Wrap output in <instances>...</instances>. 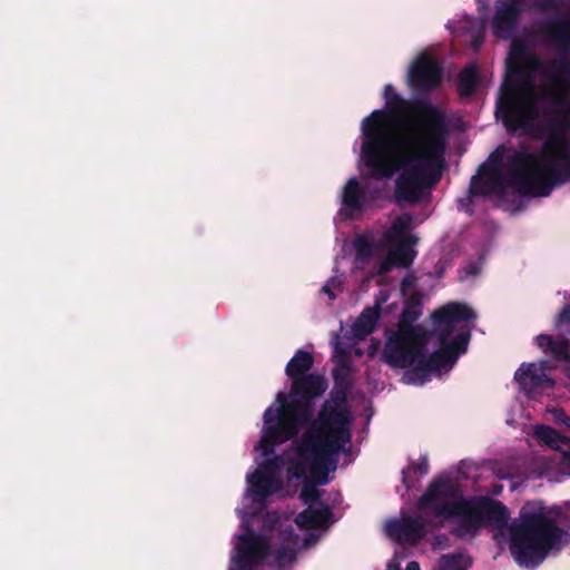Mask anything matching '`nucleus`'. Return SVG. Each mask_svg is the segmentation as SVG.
<instances>
[{
  "label": "nucleus",
  "instance_id": "26",
  "mask_svg": "<svg viewBox=\"0 0 570 570\" xmlns=\"http://www.w3.org/2000/svg\"><path fill=\"white\" fill-rule=\"evenodd\" d=\"M314 366V356L311 352L298 350L288 361L285 367L286 375L291 381L308 375Z\"/></svg>",
  "mask_w": 570,
  "mask_h": 570
},
{
  "label": "nucleus",
  "instance_id": "5",
  "mask_svg": "<svg viewBox=\"0 0 570 570\" xmlns=\"http://www.w3.org/2000/svg\"><path fill=\"white\" fill-rule=\"evenodd\" d=\"M510 552L521 567H537L561 541L564 530L542 501H527L509 525Z\"/></svg>",
  "mask_w": 570,
  "mask_h": 570
},
{
  "label": "nucleus",
  "instance_id": "4",
  "mask_svg": "<svg viewBox=\"0 0 570 570\" xmlns=\"http://www.w3.org/2000/svg\"><path fill=\"white\" fill-rule=\"evenodd\" d=\"M328 387L327 380L318 372L292 381L289 393L278 392V406H268L264 412V429L259 448L265 455L273 454L275 446L294 440L302 428L311 424L314 401Z\"/></svg>",
  "mask_w": 570,
  "mask_h": 570
},
{
  "label": "nucleus",
  "instance_id": "10",
  "mask_svg": "<svg viewBox=\"0 0 570 570\" xmlns=\"http://www.w3.org/2000/svg\"><path fill=\"white\" fill-rule=\"evenodd\" d=\"M430 334L394 331L386 337L382 358L392 368H410L419 373L423 352L426 350Z\"/></svg>",
  "mask_w": 570,
  "mask_h": 570
},
{
  "label": "nucleus",
  "instance_id": "33",
  "mask_svg": "<svg viewBox=\"0 0 570 570\" xmlns=\"http://www.w3.org/2000/svg\"><path fill=\"white\" fill-rule=\"evenodd\" d=\"M354 247L358 261L366 262L374 254V244L366 236H358L354 243Z\"/></svg>",
  "mask_w": 570,
  "mask_h": 570
},
{
  "label": "nucleus",
  "instance_id": "16",
  "mask_svg": "<svg viewBox=\"0 0 570 570\" xmlns=\"http://www.w3.org/2000/svg\"><path fill=\"white\" fill-rule=\"evenodd\" d=\"M278 461V458L267 460L262 469L247 476L249 490L255 502H264L271 494L283 488V482L276 474Z\"/></svg>",
  "mask_w": 570,
  "mask_h": 570
},
{
  "label": "nucleus",
  "instance_id": "44",
  "mask_svg": "<svg viewBox=\"0 0 570 570\" xmlns=\"http://www.w3.org/2000/svg\"><path fill=\"white\" fill-rule=\"evenodd\" d=\"M478 273V268L473 265H470L466 269V274L469 275H475Z\"/></svg>",
  "mask_w": 570,
  "mask_h": 570
},
{
  "label": "nucleus",
  "instance_id": "41",
  "mask_svg": "<svg viewBox=\"0 0 570 570\" xmlns=\"http://www.w3.org/2000/svg\"><path fill=\"white\" fill-rule=\"evenodd\" d=\"M394 265L391 261H389V257L383 261L380 265L379 273L385 274L390 271L391 266Z\"/></svg>",
  "mask_w": 570,
  "mask_h": 570
},
{
  "label": "nucleus",
  "instance_id": "28",
  "mask_svg": "<svg viewBox=\"0 0 570 570\" xmlns=\"http://www.w3.org/2000/svg\"><path fill=\"white\" fill-rule=\"evenodd\" d=\"M480 82V76L474 65L465 66L458 76V92L461 97H470L474 94Z\"/></svg>",
  "mask_w": 570,
  "mask_h": 570
},
{
  "label": "nucleus",
  "instance_id": "35",
  "mask_svg": "<svg viewBox=\"0 0 570 570\" xmlns=\"http://www.w3.org/2000/svg\"><path fill=\"white\" fill-rule=\"evenodd\" d=\"M433 570H466L463 566V557L462 554H446L442 556L439 560L438 568Z\"/></svg>",
  "mask_w": 570,
  "mask_h": 570
},
{
  "label": "nucleus",
  "instance_id": "24",
  "mask_svg": "<svg viewBox=\"0 0 570 570\" xmlns=\"http://www.w3.org/2000/svg\"><path fill=\"white\" fill-rule=\"evenodd\" d=\"M537 345L543 353L552 356L557 361L570 360V341L564 338H554L548 334H540L535 337Z\"/></svg>",
  "mask_w": 570,
  "mask_h": 570
},
{
  "label": "nucleus",
  "instance_id": "2",
  "mask_svg": "<svg viewBox=\"0 0 570 570\" xmlns=\"http://www.w3.org/2000/svg\"><path fill=\"white\" fill-rule=\"evenodd\" d=\"M557 110H543L544 120L533 139H543V150L550 157L542 164L537 154L515 151L508 159L511 186L522 196L547 197L558 185L570 181V108L568 102Z\"/></svg>",
  "mask_w": 570,
  "mask_h": 570
},
{
  "label": "nucleus",
  "instance_id": "30",
  "mask_svg": "<svg viewBox=\"0 0 570 570\" xmlns=\"http://www.w3.org/2000/svg\"><path fill=\"white\" fill-rule=\"evenodd\" d=\"M352 364L346 360H340L332 371L334 385L347 390H353L354 381L352 379Z\"/></svg>",
  "mask_w": 570,
  "mask_h": 570
},
{
  "label": "nucleus",
  "instance_id": "9",
  "mask_svg": "<svg viewBox=\"0 0 570 570\" xmlns=\"http://www.w3.org/2000/svg\"><path fill=\"white\" fill-rule=\"evenodd\" d=\"M351 392L352 390L333 386L330 399L322 404L316 419L308 425L307 438L312 436V432L317 431L346 448L352 440L351 417L347 409V399Z\"/></svg>",
  "mask_w": 570,
  "mask_h": 570
},
{
  "label": "nucleus",
  "instance_id": "6",
  "mask_svg": "<svg viewBox=\"0 0 570 570\" xmlns=\"http://www.w3.org/2000/svg\"><path fill=\"white\" fill-rule=\"evenodd\" d=\"M472 308L462 303H449L432 313V321L438 334L440 348L426 355L420 362V373L441 372L451 368L461 354L468 350L471 332L466 324L461 326L451 338L460 323L475 318Z\"/></svg>",
  "mask_w": 570,
  "mask_h": 570
},
{
  "label": "nucleus",
  "instance_id": "15",
  "mask_svg": "<svg viewBox=\"0 0 570 570\" xmlns=\"http://www.w3.org/2000/svg\"><path fill=\"white\" fill-rule=\"evenodd\" d=\"M385 531L401 548L416 547L426 534V523L420 517L407 515L387 521Z\"/></svg>",
  "mask_w": 570,
  "mask_h": 570
},
{
  "label": "nucleus",
  "instance_id": "13",
  "mask_svg": "<svg viewBox=\"0 0 570 570\" xmlns=\"http://www.w3.org/2000/svg\"><path fill=\"white\" fill-rule=\"evenodd\" d=\"M542 67V60L535 53L523 43L513 42L502 91L518 94L525 80H530Z\"/></svg>",
  "mask_w": 570,
  "mask_h": 570
},
{
  "label": "nucleus",
  "instance_id": "7",
  "mask_svg": "<svg viewBox=\"0 0 570 570\" xmlns=\"http://www.w3.org/2000/svg\"><path fill=\"white\" fill-rule=\"evenodd\" d=\"M307 433L308 428L294 442L296 458L288 461V476L296 480L311 476L318 484L326 485L331 481L330 473L337 469L341 452L350 450L317 431L309 438Z\"/></svg>",
  "mask_w": 570,
  "mask_h": 570
},
{
  "label": "nucleus",
  "instance_id": "36",
  "mask_svg": "<svg viewBox=\"0 0 570 570\" xmlns=\"http://www.w3.org/2000/svg\"><path fill=\"white\" fill-rule=\"evenodd\" d=\"M552 420L556 424L564 425L570 431V416L563 409H554L551 411Z\"/></svg>",
  "mask_w": 570,
  "mask_h": 570
},
{
  "label": "nucleus",
  "instance_id": "18",
  "mask_svg": "<svg viewBox=\"0 0 570 570\" xmlns=\"http://www.w3.org/2000/svg\"><path fill=\"white\" fill-rule=\"evenodd\" d=\"M514 380L528 396L534 394L539 389H552L554 386V381L547 373H543L542 367L537 363H522L514 373Z\"/></svg>",
  "mask_w": 570,
  "mask_h": 570
},
{
  "label": "nucleus",
  "instance_id": "27",
  "mask_svg": "<svg viewBox=\"0 0 570 570\" xmlns=\"http://www.w3.org/2000/svg\"><path fill=\"white\" fill-rule=\"evenodd\" d=\"M365 193L356 177H352L345 184L342 204L351 212H361Z\"/></svg>",
  "mask_w": 570,
  "mask_h": 570
},
{
  "label": "nucleus",
  "instance_id": "25",
  "mask_svg": "<svg viewBox=\"0 0 570 570\" xmlns=\"http://www.w3.org/2000/svg\"><path fill=\"white\" fill-rule=\"evenodd\" d=\"M415 243L416 237L414 235H406L400 239L395 248L389 253V261H391L395 266L409 267L416 255L413 248Z\"/></svg>",
  "mask_w": 570,
  "mask_h": 570
},
{
  "label": "nucleus",
  "instance_id": "37",
  "mask_svg": "<svg viewBox=\"0 0 570 570\" xmlns=\"http://www.w3.org/2000/svg\"><path fill=\"white\" fill-rule=\"evenodd\" d=\"M335 288L342 291L341 283L335 277H333L322 286L321 291L322 293L326 294L331 301H333L336 298V294L334 292Z\"/></svg>",
  "mask_w": 570,
  "mask_h": 570
},
{
  "label": "nucleus",
  "instance_id": "39",
  "mask_svg": "<svg viewBox=\"0 0 570 570\" xmlns=\"http://www.w3.org/2000/svg\"><path fill=\"white\" fill-rule=\"evenodd\" d=\"M383 96L386 104L387 100H393L394 98H397L400 95L395 91L392 85H385Z\"/></svg>",
  "mask_w": 570,
  "mask_h": 570
},
{
  "label": "nucleus",
  "instance_id": "31",
  "mask_svg": "<svg viewBox=\"0 0 570 570\" xmlns=\"http://www.w3.org/2000/svg\"><path fill=\"white\" fill-rule=\"evenodd\" d=\"M419 473L420 475H426L429 473V461L428 458L421 456L417 462H412L407 470L402 471V483L406 488V490H410L413 487V481L410 478V473Z\"/></svg>",
  "mask_w": 570,
  "mask_h": 570
},
{
  "label": "nucleus",
  "instance_id": "42",
  "mask_svg": "<svg viewBox=\"0 0 570 570\" xmlns=\"http://www.w3.org/2000/svg\"><path fill=\"white\" fill-rule=\"evenodd\" d=\"M537 365H540L542 367L543 373H547V371L551 370V362L549 360H542Z\"/></svg>",
  "mask_w": 570,
  "mask_h": 570
},
{
  "label": "nucleus",
  "instance_id": "48",
  "mask_svg": "<svg viewBox=\"0 0 570 570\" xmlns=\"http://www.w3.org/2000/svg\"><path fill=\"white\" fill-rule=\"evenodd\" d=\"M311 541H312V538L305 539V546H308L311 543Z\"/></svg>",
  "mask_w": 570,
  "mask_h": 570
},
{
  "label": "nucleus",
  "instance_id": "8",
  "mask_svg": "<svg viewBox=\"0 0 570 570\" xmlns=\"http://www.w3.org/2000/svg\"><path fill=\"white\" fill-rule=\"evenodd\" d=\"M540 33L558 50L560 57L550 61L549 68L554 72L546 71L548 82L542 87L538 99L563 106L566 95L570 92V13L557 12L541 26Z\"/></svg>",
  "mask_w": 570,
  "mask_h": 570
},
{
  "label": "nucleus",
  "instance_id": "3",
  "mask_svg": "<svg viewBox=\"0 0 570 570\" xmlns=\"http://www.w3.org/2000/svg\"><path fill=\"white\" fill-rule=\"evenodd\" d=\"M417 508L444 520L458 519L451 529L455 538L474 537L485 524L508 525V508L499 500L479 497L465 499L458 482L449 476H436L417 500Z\"/></svg>",
  "mask_w": 570,
  "mask_h": 570
},
{
  "label": "nucleus",
  "instance_id": "1",
  "mask_svg": "<svg viewBox=\"0 0 570 570\" xmlns=\"http://www.w3.org/2000/svg\"><path fill=\"white\" fill-rule=\"evenodd\" d=\"M410 109V102L399 96L387 100L384 110H374L365 117L361 153L371 178L391 179L402 170L395 183V199L397 203L417 204L424 191L442 178L448 125L436 107L417 101L415 109L426 117L428 136L392 134V128L404 126L402 117Z\"/></svg>",
  "mask_w": 570,
  "mask_h": 570
},
{
  "label": "nucleus",
  "instance_id": "43",
  "mask_svg": "<svg viewBox=\"0 0 570 570\" xmlns=\"http://www.w3.org/2000/svg\"><path fill=\"white\" fill-rule=\"evenodd\" d=\"M405 570H421V569H420V564H419V562H416V561H410V562L406 564Z\"/></svg>",
  "mask_w": 570,
  "mask_h": 570
},
{
  "label": "nucleus",
  "instance_id": "23",
  "mask_svg": "<svg viewBox=\"0 0 570 570\" xmlns=\"http://www.w3.org/2000/svg\"><path fill=\"white\" fill-rule=\"evenodd\" d=\"M381 315V302L372 307H365L352 326L353 335L357 340H364L375 330L376 323Z\"/></svg>",
  "mask_w": 570,
  "mask_h": 570
},
{
  "label": "nucleus",
  "instance_id": "12",
  "mask_svg": "<svg viewBox=\"0 0 570 570\" xmlns=\"http://www.w3.org/2000/svg\"><path fill=\"white\" fill-rule=\"evenodd\" d=\"M236 540L228 570H256L272 556L271 540L248 527L245 533L236 537Z\"/></svg>",
  "mask_w": 570,
  "mask_h": 570
},
{
  "label": "nucleus",
  "instance_id": "45",
  "mask_svg": "<svg viewBox=\"0 0 570 570\" xmlns=\"http://www.w3.org/2000/svg\"><path fill=\"white\" fill-rule=\"evenodd\" d=\"M482 42V38L475 37L472 41L473 48H478Z\"/></svg>",
  "mask_w": 570,
  "mask_h": 570
},
{
  "label": "nucleus",
  "instance_id": "21",
  "mask_svg": "<svg viewBox=\"0 0 570 570\" xmlns=\"http://www.w3.org/2000/svg\"><path fill=\"white\" fill-rule=\"evenodd\" d=\"M333 522V512L328 507L321 509L306 508L295 518V523L302 530L326 529Z\"/></svg>",
  "mask_w": 570,
  "mask_h": 570
},
{
  "label": "nucleus",
  "instance_id": "17",
  "mask_svg": "<svg viewBox=\"0 0 570 570\" xmlns=\"http://www.w3.org/2000/svg\"><path fill=\"white\" fill-rule=\"evenodd\" d=\"M485 175V181L482 184V180L479 175H474L471 178L469 194L466 197L460 198L458 200V208L461 210H465L469 214L473 213L472 209V198L478 195L487 196L490 193H499L503 191L507 184L504 176L498 168L489 169Z\"/></svg>",
  "mask_w": 570,
  "mask_h": 570
},
{
  "label": "nucleus",
  "instance_id": "34",
  "mask_svg": "<svg viewBox=\"0 0 570 570\" xmlns=\"http://www.w3.org/2000/svg\"><path fill=\"white\" fill-rule=\"evenodd\" d=\"M274 563L277 567H285L296 560V551L289 546H282L274 552Z\"/></svg>",
  "mask_w": 570,
  "mask_h": 570
},
{
  "label": "nucleus",
  "instance_id": "14",
  "mask_svg": "<svg viewBox=\"0 0 570 570\" xmlns=\"http://www.w3.org/2000/svg\"><path fill=\"white\" fill-rule=\"evenodd\" d=\"M443 69L430 55H420L410 66L409 83L416 92H430L442 81Z\"/></svg>",
  "mask_w": 570,
  "mask_h": 570
},
{
  "label": "nucleus",
  "instance_id": "32",
  "mask_svg": "<svg viewBox=\"0 0 570 570\" xmlns=\"http://www.w3.org/2000/svg\"><path fill=\"white\" fill-rule=\"evenodd\" d=\"M317 485H320L318 482L311 476L304 480L299 494V498L304 503L311 504L320 499L321 492L318 491Z\"/></svg>",
  "mask_w": 570,
  "mask_h": 570
},
{
  "label": "nucleus",
  "instance_id": "40",
  "mask_svg": "<svg viewBox=\"0 0 570 570\" xmlns=\"http://www.w3.org/2000/svg\"><path fill=\"white\" fill-rule=\"evenodd\" d=\"M560 323H570V306L566 305L559 313Z\"/></svg>",
  "mask_w": 570,
  "mask_h": 570
},
{
  "label": "nucleus",
  "instance_id": "20",
  "mask_svg": "<svg viewBox=\"0 0 570 570\" xmlns=\"http://www.w3.org/2000/svg\"><path fill=\"white\" fill-rule=\"evenodd\" d=\"M520 13L521 9L515 1L503 2L497 8L493 17V33L498 38L508 39L515 28Z\"/></svg>",
  "mask_w": 570,
  "mask_h": 570
},
{
  "label": "nucleus",
  "instance_id": "29",
  "mask_svg": "<svg viewBox=\"0 0 570 570\" xmlns=\"http://www.w3.org/2000/svg\"><path fill=\"white\" fill-rule=\"evenodd\" d=\"M412 215L404 213L394 218L391 227L384 232V239L389 244H394L412 226Z\"/></svg>",
  "mask_w": 570,
  "mask_h": 570
},
{
  "label": "nucleus",
  "instance_id": "19",
  "mask_svg": "<svg viewBox=\"0 0 570 570\" xmlns=\"http://www.w3.org/2000/svg\"><path fill=\"white\" fill-rule=\"evenodd\" d=\"M534 436L551 450L560 452V464L563 468L570 469V438L544 424L534 426Z\"/></svg>",
  "mask_w": 570,
  "mask_h": 570
},
{
  "label": "nucleus",
  "instance_id": "11",
  "mask_svg": "<svg viewBox=\"0 0 570 570\" xmlns=\"http://www.w3.org/2000/svg\"><path fill=\"white\" fill-rule=\"evenodd\" d=\"M495 114L509 131L521 130L531 138L541 125V121H537L540 116L537 100L531 97L519 98L518 94L503 91L497 104Z\"/></svg>",
  "mask_w": 570,
  "mask_h": 570
},
{
  "label": "nucleus",
  "instance_id": "46",
  "mask_svg": "<svg viewBox=\"0 0 570 570\" xmlns=\"http://www.w3.org/2000/svg\"><path fill=\"white\" fill-rule=\"evenodd\" d=\"M395 558H405V554L403 552H395Z\"/></svg>",
  "mask_w": 570,
  "mask_h": 570
},
{
  "label": "nucleus",
  "instance_id": "22",
  "mask_svg": "<svg viewBox=\"0 0 570 570\" xmlns=\"http://www.w3.org/2000/svg\"><path fill=\"white\" fill-rule=\"evenodd\" d=\"M421 316V299L420 296L411 295L404 305L397 322V331H405L409 333L429 334L428 331L421 325H414V322Z\"/></svg>",
  "mask_w": 570,
  "mask_h": 570
},
{
  "label": "nucleus",
  "instance_id": "47",
  "mask_svg": "<svg viewBox=\"0 0 570 570\" xmlns=\"http://www.w3.org/2000/svg\"><path fill=\"white\" fill-rule=\"evenodd\" d=\"M386 570H399V568L397 567H393L392 564H389Z\"/></svg>",
  "mask_w": 570,
  "mask_h": 570
},
{
  "label": "nucleus",
  "instance_id": "38",
  "mask_svg": "<svg viewBox=\"0 0 570 570\" xmlns=\"http://www.w3.org/2000/svg\"><path fill=\"white\" fill-rule=\"evenodd\" d=\"M535 6L542 11L559 10L562 6V0H537Z\"/></svg>",
  "mask_w": 570,
  "mask_h": 570
}]
</instances>
